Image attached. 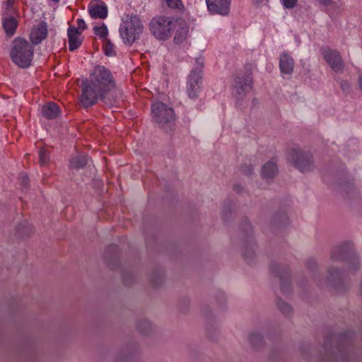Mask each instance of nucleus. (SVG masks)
I'll list each match as a JSON object with an SVG mask.
<instances>
[{
	"label": "nucleus",
	"mask_w": 362,
	"mask_h": 362,
	"mask_svg": "<svg viewBox=\"0 0 362 362\" xmlns=\"http://www.w3.org/2000/svg\"><path fill=\"white\" fill-rule=\"evenodd\" d=\"M94 74L93 79L83 81L81 83V106L90 107L100 99L108 107H113L118 103V98L112 92L115 88V81L111 72L104 66H97Z\"/></svg>",
	"instance_id": "1"
},
{
	"label": "nucleus",
	"mask_w": 362,
	"mask_h": 362,
	"mask_svg": "<svg viewBox=\"0 0 362 362\" xmlns=\"http://www.w3.org/2000/svg\"><path fill=\"white\" fill-rule=\"evenodd\" d=\"M353 335L354 333L349 331L337 334L334 333L327 334L323 345L327 357L335 360L339 356L341 360H346L344 351Z\"/></svg>",
	"instance_id": "2"
},
{
	"label": "nucleus",
	"mask_w": 362,
	"mask_h": 362,
	"mask_svg": "<svg viewBox=\"0 0 362 362\" xmlns=\"http://www.w3.org/2000/svg\"><path fill=\"white\" fill-rule=\"evenodd\" d=\"M33 54L34 47L25 39L18 37L12 41L10 58L17 66L28 68L31 65Z\"/></svg>",
	"instance_id": "3"
},
{
	"label": "nucleus",
	"mask_w": 362,
	"mask_h": 362,
	"mask_svg": "<svg viewBox=\"0 0 362 362\" xmlns=\"http://www.w3.org/2000/svg\"><path fill=\"white\" fill-rule=\"evenodd\" d=\"M240 228L243 241V257L248 264H252L256 257L255 247L257 245L252 238L253 228L247 218L243 219Z\"/></svg>",
	"instance_id": "4"
},
{
	"label": "nucleus",
	"mask_w": 362,
	"mask_h": 362,
	"mask_svg": "<svg viewBox=\"0 0 362 362\" xmlns=\"http://www.w3.org/2000/svg\"><path fill=\"white\" fill-rule=\"evenodd\" d=\"M287 160L302 173L310 172L315 167L313 154L298 148L289 150Z\"/></svg>",
	"instance_id": "5"
},
{
	"label": "nucleus",
	"mask_w": 362,
	"mask_h": 362,
	"mask_svg": "<svg viewBox=\"0 0 362 362\" xmlns=\"http://www.w3.org/2000/svg\"><path fill=\"white\" fill-rule=\"evenodd\" d=\"M151 33L158 40H165L172 35L177 26V21L169 17L158 16L153 18L150 24Z\"/></svg>",
	"instance_id": "6"
},
{
	"label": "nucleus",
	"mask_w": 362,
	"mask_h": 362,
	"mask_svg": "<svg viewBox=\"0 0 362 362\" xmlns=\"http://www.w3.org/2000/svg\"><path fill=\"white\" fill-rule=\"evenodd\" d=\"M143 25L140 18L136 16H131L129 21L124 22L119 28L120 35L124 42L128 45L138 40L143 32Z\"/></svg>",
	"instance_id": "7"
},
{
	"label": "nucleus",
	"mask_w": 362,
	"mask_h": 362,
	"mask_svg": "<svg viewBox=\"0 0 362 362\" xmlns=\"http://www.w3.org/2000/svg\"><path fill=\"white\" fill-rule=\"evenodd\" d=\"M252 66L246 64L245 73L243 76H236L234 78L233 95L237 100H242L246 94L252 89Z\"/></svg>",
	"instance_id": "8"
},
{
	"label": "nucleus",
	"mask_w": 362,
	"mask_h": 362,
	"mask_svg": "<svg viewBox=\"0 0 362 362\" xmlns=\"http://www.w3.org/2000/svg\"><path fill=\"white\" fill-rule=\"evenodd\" d=\"M151 112L156 122L163 128H165V125L170 126L175 122V117L173 109L168 107L163 103H153L151 106Z\"/></svg>",
	"instance_id": "9"
},
{
	"label": "nucleus",
	"mask_w": 362,
	"mask_h": 362,
	"mask_svg": "<svg viewBox=\"0 0 362 362\" xmlns=\"http://www.w3.org/2000/svg\"><path fill=\"white\" fill-rule=\"evenodd\" d=\"M196 61L198 66L192 70L187 85V93L189 98L192 99L198 98L202 84V72L204 62L201 58L196 59Z\"/></svg>",
	"instance_id": "10"
},
{
	"label": "nucleus",
	"mask_w": 362,
	"mask_h": 362,
	"mask_svg": "<svg viewBox=\"0 0 362 362\" xmlns=\"http://www.w3.org/2000/svg\"><path fill=\"white\" fill-rule=\"evenodd\" d=\"M349 257L355 260L357 264L356 268L358 267V257L356 253L354 243L351 241L334 247L330 252V258L334 262L347 261Z\"/></svg>",
	"instance_id": "11"
},
{
	"label": "nucleus",
	"mask_w": 362,
	"mask_h": 362,
	"mask_svg": "<svg viewBox=\"0 0 362 362\" xmlns=\"http://www.w3.org/2000/svg\"><path fill=\"white\" fill-rule=\"evenodd\" d=\"M327 281L337 292L342 293L346 291L349 286V280L341 270L330 267L327 269Z\"/></svg>",
	"instance_id": "12"
},
{
	"label": "nucleus",
	"mask_w": 362,
	"mask_h": 362,
	"mask_svg": "<svg viewBox=\"0 0 362 362\" xmlns=\"http://www.w3.org/2000/svg\"><path fill=\"white\" fill-rule=\"evenodd\" d=\"M269 269L272 274L279 278L282 293H288L291 290V271L288 266L272 262L269 266Z\"/></svg>",
	"instance_id": "13"
},
{
	"label": "nucleus",
	"mask_w": 362,
	"mask_h": 362,
	"mask_svg": "<svg viewBox=\"0 0 362 362\" xmlns=\"http://www.w3.org/2000/svg\"><path fill=\"white\" fill-rule=\"evenodd\" d=\"M324 59L329 65L332 69L337 72H342L344 64L339 53L337 50L332 49L329 47H322L320 49Z\"/></svg>",
	"instance_id": "14"
},
{
	"label": "nucleus",
	"mask_w": 362,
	"mask_h": 362,
	"mask_svg": "<svg viewBox=\"0 0 362 362\" xmlns=\"http://www.w3.org/2000/svg\"><path fill=\"white\" fill-rule=\"evenodd\" d=\"M209 11L213 14L228 15L230 0H206Z\"/></svg>",
	"instance_id": "15"
},
{
	"label": "nucleus",
	"mask_w": 362,
	"mask_h": 362,
	"mask_svg": "<svg viewBox=\"0 0 362 362\" xmlns=\"http://www.w3.org/2000/svg\"><path fill=\"white\" fill-rule=\"evenodd\" d=\"M47 25L45 21H40L35 25L30 33V40L33 45L40 44L47 37Z\"/></svg>",
	"instance_id": "16"
},
{
	"label": "nucleus",
	"mask_w": 362,
	"mask_h": 362,
	"mask_svg": "<svg viewBox=\"0 0 362 362\" xmlns=\"http://www.w3.org/2000/svg\"><path fill=\"white\" fill-rule=\"evenodd\" d=\"M119 250L117 245H110L105 250L104 258L111 269H117L119 265Z\"/></svg>",
	"instance_id": "17"
},
{
	"label": "nucleus",
	"mask_w": 362,
	"mask_h": 362,
	"mask_svg": "<svg viewBox=\"0 0 362 362\" xmlns=\"http://www.w3.org/2000/svg\"><path fill=\"white\" fill-rule=\"evenodd\" d=\"M69 49L73 52L77 49L83 42V37H81V32L76 27L70 25L67 30Z\"/></svg>",
	"instance_id": "18"
},
{
	"label": "nucleus",
	"mask_w": 362,
	"mask_h": 362,
	"mask_svg": "<svg viewBox=\"0 0 362 362\" xmlns=\"http://www.w3.org/2000/svg\"><path fill=\"white\" fill-rule=\"evenodd\" d=\"M279 67L282 74H291L294 68L293 59L288 53H283L279 58Z\"/></svg>",
	"instance_id": "19"
},
{
	"label": "nucleus",
	"mask_w": 362,
	"mask_h": 362,
	"mask_svg": "<svg viewBox=\"0 0 362 362\" xmlns=\"http://www.w3.org/2000/svg\"><path fill=\"white\" fill-rule=\"evenodd\" d=\"M59 113V107L54 102L47 103L42 107V115L47 119L57 118Z\"/></svg>",
	"instance_id": "20"
},
{
	"label": "nucleus",
	"mask_w": 362,
	"mask_h": 362,
	"mask_svg": "<svg viewBox=\"0 0 362 362\" xmlns=\"http://www.w3.org/2000/svg\"><path fill=\"white\" fill-rule=\"evenodd\" d=\"M175 35L174 37V42L175 44H180L183 42L188 35L189 28L185 21H182L180 23H177V26L175 28Z\"/></svg>",
	"instance_id": "21"
},
{
	"label": "nucleus",
	"mask_w": 362,
	"mask_h": 362,
	"mask_svg": "<svg viewBox=\"0 0 362 362\" xmlns=\"http://www.w3.org/2000/svg\"><path fill=\"white\" fill-rule=\"evenodd\" d=\"M278 172V168L274 158L262 166L261 171L262 177L266 179L274 178L277 175Z\"/></svg>",
	"instance_id": "22"
},
{
	"label": "nucleus",
	"mask_w": 362,
	"mask_h": 362,
	"mask_svg": "<svg viewBox=\"0 0 362 362\" xmlns=\"http://www.w3.org/2000/svg\"><path fill=\"white\" fill-rule=\"evenodd\" d=\"M288 223L287 214L284 211H278L274 214L271 218L270 226L272 228L286 226Z\"/></svg>",
	"instance_id": "23"
},
{
	"label": "nucleus",
	"mask_w": 362,
	"mask_h": 362,
	"mask_svg": "<svg viewBox=\"0 0 362 362\" xmlns=\"http://www.w3.org/2000/svg\"><path fill=\"white\" fill-rule=\"evenodd\" d=\"M89 14L92 18H105L107 16V8L105 5L98 4H91L88 8Z\"/></svg>",
	"instance_id": "24"
},
{
	"label": "nucleus",
	"mask_w": 362,
	"mask_h": 362,
	"mask_svg": "<svg viewBox=\"0 0 362 362\" xmlns=\"http://www.w3.org/2000/svg\"><path fill=\"white\" fill-rule=\"evenodd\" d=\"M4 30L7 36H13L18 27V21L14 17L6 18L2 22Z\"/></svg>",
	"instance_id": "25"
},
{
	"label": "nucleus",
	"mask_w": 362,
	"mask_h": 362,
	"mask_svg": "<svg viewBox=\"0 0 362 362\" xmlns=\"http://www.w3.org/2000/svg\"><path fill=\"white\" fill-rule=\"evenodd\" d=\"M33 233V226L28 222H23L16 227L15 235L18 238H25Z\"/></svg>",
	"instance_id": "26"
},
{
	"label": "nucleus",
	"mask_w": 362,
	"mask_h": 362,
	"mask_svg": "<svg viewBox=\"0 0 362 362\" xmlns=\"http://www.w3.org/2000/svg\"><path fill=\"white\" fill-rule=\"evenodd\" d=\"M88 158L86 155H78L71 158L69 160L70 168L75 170L83 168L88 163Z\"/></svg>",
	"instance_id": "27"
},
{
	"label": "nucleus",
	"mask_w": 362,
	"mask_h": 362,
	"mask_svg": "<svg viewBox=\"0 0 362 362\" xmlns=\"http://www.w3.org/2000/svg\"><path fill=\"white\" fill-rule=\"evenodd\" d=\"M136 329L144 335L151 334L153 329L151 323L146 319L140 320L136 324Z\"/></svg>",
	"instance_id": "28"
},
{
	"label": "nucleus",
	"mask_w": 362,
	"mask_h": 362,
	"mask_svg": "<svg viewBox=\"0 0 362 362\" xmlns=\"http://www.w3.org/2000/svg\"><path fill=\"white\" fill-rule=\"evenodd\" d=\"M249 341L255 349H259L264 344L263 337L259 333H251L249 336Z\"/></svg>",
	"instance_id": "29"
},
{
	"label": "nucleus",
	"mask_w": 362,
	"mask_h": 362,
	"mask_svg": "<svg viewBox=\"0 0 362 362\" xmlns=\"http://www.w3.org/2000/svg\"><path fill=\"white\" fill-rule=\"evenodd\" d=\"M164 274L161 269L152 273L150 277V282L152 286L158 287L163 282Z\"/></svg>",
	"instance_id": "30"
},
{
	"label": "nucleus",
	"mask_w": 362,
	"mask_h": 362,
	"mask_svg": "<svg viewBox=\"0 0 362 362\" xmlns=\"http://www.w3.org/2000/svg\"><path fill=\"white\" fill-rule=\"evenodd\" d=\"M339 192L344 197L352 194L355 190V187L353 182H344L340 183L338 186Z\"/></svg>",
	"instance_id": "31"
},
{
	"label": "nucleus",
	"mask_w": 362,
	"mask_h": 362,
	"mask_svg": "<svg viewBox=\"0 0 362 362\" xmlns=\"http://www.w3.org/2000/svg\"><path fill=\"white\" fill-rule=\"evenodd\" d=\"M277 307L281 313L285 315H288L291 313L292 308L288 303L284 301L282 299L279 298L276 302Z\"/></svg>",
	"instance_id": "32"
},
{
	"label": "nucleus",
	"mask_w": 362,
	"mask_h": 362,
	"mask_svg": "<svg viewBox=\"0 0 362 362\" xmlns=\"http://www.w3.org/2000/svg\"><path fill=\"white\" fill-rule=\"evenodd\" d=\"M49 162V152L45 148L39 151V163L41 166L47 165Z\"/></svg>",
	"instance_id": "33"
},
{
	"label": "nucleus",
	"mask_w": 362,
	"mask_h": 362,
	"mask_svg": "<svg viewBox=\"0 0 362 362\" xmlns=\"http://www.w3.org/2000/svg\"><path fill=\"white\" fill-rule=\"evenodd\" d=\"M123 284L127 286H132L134 282V277L132 272L123 270L122 274Z\"/></svg>",
	"instance_id": "34"
},
{
	"label": "nucleus",
	"mask_w": 362,
	"mask_h": 362,
	"mask_svg": "<svg viewBox=\"0 0 362 362\" xmlns=\"http://www.w3.org/2000/svg\"><path fill=\"white\" fill-rule=\"evenodd\" d=\"M233 202L230 200H226L222 208V218L226 221L231 214V207Z\"/></svg>",
	"instance_id": "35"
},
{
	"label": "nucleus",
	"mask_w": 362,
	"mask_h": 362,
	"mask_svg": "<svg viewBox=\"0 0 362 362\" xmlns=\"http://www.w3.org/2000/svg\"><path fill=\"white\" fill-rule=\"evenodd\" d=\"M93 30L95 35H98L100 38L105 39L107 37L108 31L104 23L101 26H95Z\"/></svg>",
	"instance_id": "36"
},
{
	"label": "nucleus",
	"mask_w": 362,
	"mask_h": 362,
	"mask_svg": "<svg viewBox=\"0 0 362 362\" xmlns=\"http://www.w3.org/2000/svg\"><path fill=\"white\" fill-rule=\"evenodd\" d=\"M105 40V45L103 46V49L105 54L106 56L110 57L115 54V52L113 49L114 45L110 42L109 39H104Z\"/></svg>",
	"instance_id": "37"
},
{
	"label": "nucleus",
	"mask_w": 362,
	"mask_h": 362,
	"mask_svg": "<svg viewBox=\"0 0 362 362\" xmlns=\"http://www.w3.org/2000/svg\"><path fill=\"white\" fill-rule=\"evenodd\" d=\"M166 3L168 7L174 9L181 11L184 6L181 2V0H166Z\"/></svg>",
	"instance_id": "38"
},
{
	"label": "nucleus",
	"mask_w": 362,
	"mask_h": 362,
	"mask_svg": "<svg viewBox=\"0 0 362 362\" xmlns=\"http://www.w3.org/2000/svg\"><path fill=\"white\" fill-rule=\"evenodd\" d=\"M340 87L344 93L347 94V93H350L351 87V84L347 81H344V80L341 81Z\"/></svg>",
	"instance_id": "39"
},
{
	"label": "nucleus",
	"mask_w": 362,
	"mask_h": 362,
	"mask_svg": "<svg viewBox=\"0 0 362 362\" xmlns=\"http://www.w3.org/2000/svg\"><path fill=\"white\" fill-rule=\"evenodd\" d=\"M240 170L243 174L250 175L253 173V168L251 165L245 164L241 166Z\"/></svg>",
	"instance_id": "40"
},
{
	"label": "nucleus",
	"mask_w": 362,
	"mask_h": 362,
	"mask_svg": "<svg viewBox=\"0 0 362 362\" xmlns=\"http://www.w3.org/2000/svg\"><path fill=\"white\" fill-rule=\"evenodd\" d=\"M350 259L351 258L349 257L346 261L349 262V269L354 270V272L358 271L360 269V266H361L360 261L358 260V267L356 268V267H357L356 262L355 260H354L353 259Z\"/></svg>",
	"instance_id": "41"
},
{
	"label": "nucleus",
	"mask_w": 362,
	"mask_h": 362,
	"mask_svg": "<svg viewBox=\"0 0 362 362\" xmlns=\"http://www.w3.org/2000/svg\"><path fill=\"white\" fill-rule=\"evenodd\" d=\"M284 6L287 8H293L296 4L297 0H282Z\"/></svg>",
	"instance_id": "42"
},
{
	"label": "nucleus",
	"mask_w": 362,
	"mask_h": 362,
	"mask_svg": "<svg viewBox=\"0 0 362 362\" xmlns=\"http://www.w3.org/2000/svg\"><path fill=\"white\" fill-rule=\"evenodd\" d=\"M306 267L310 270L315 269L317 267V262L314 259H309L306 262Z\"/></svg>",
	"instance_id": "43"
},
{
	"label": "nucleus",
	"mask_w": 362,
	"mask_h": 362,
	"mask_svg": "<svg viewBox=\"0 0 362 362\" xmlns=\"http://www.w3.org/2000/svg\"><path fill=\"white\" fill-rule=\"evenodd\" d=\"M30 180L28 177L26 175H21V185L25 187L28 188L29 186Z\"/></svg>",
	"instance_id": "44"
},
{
	"label": "nucleus",
	"mask_w": 362,
	"mask_h": 362,
	"mask_svg": "<svg viewBox=\"0 0 362 362\" xmlns=\"http://www.w3.org/2000/svg\"><path fill=\"white\" fill-rule=\"evenodd\" d=\"M77 25H78V30L79 29H81L82 30H84L87 28V26H86V24L85 23V21L83 20V19H78L77 20Z\"/></svg>",
	"instance_id": "45"
},
{
	"label": "nucleus",
	"mask_w": 362,
	"mask_h": 362,
	"mask_svg": "<svg viewBox=\"0 0 362 362\" xmlns=\"http://www.w3.org/2000/svg\"><path fill=\"white\" fill-rule=\"evenodd\" d=\"M233 190L235 191L238 194H241L244 192L245 189L243 187L239 185H235L233 186Z\"/></svg>",
	"instance_id": "46"
},
{
	"label": "nucleus",
	"mask_w": 362,
	"mask_h": 362,
	"mask_svg": "<svg viewBox=\"0 0 362 362\" xmlns=\"http://www.w3.org/2000/svg\"><path fill=\"white\" fill-rule=\"evenodd\" d=\"M320 3L325 6H329L332 4V0H318Z\"/></svg>",
	"instance_id": "47"
},
{
	"label": "nucleus",
	"mask_w": 362,
	"mask_h": 362,
	"mask_svg": "<svg viewBox=\"0 0 362 362\" xmlns=\"http://www.w3.org/2000/svg\"><path fill=\"white\" fill-rule=\"evenodd\" d=\"M183 305L185 308H187V305H189V300L187 298H185L182 300Z\"/></svg>",
	"instance_id": "48"
},
{
	"label": "nucleus",
	"mask_w": 362,
	"mask_h": 362,
	"mask_svg": "<svg viewBox=\"0 0 362 362\" xmlns=\"http://www.w3.org/2000/svg\"><path fill=\"white\" fill-rule=\"evenodd\" d=\"M263 1L264 0H252L253 3L257 6H259L260 4H262Z\"/></svg>",
	"instance_id": "49"
},
{
	"label": "nucleus",
	"mask_w": 362,
	"mask_h": 362,
	"mask_svg": "<svg viewBox=\"0 0 362 362\" xmlns=\"http://www.w3.org/2000/svg\"><path fill=\"white\" fill-rule=\"evenodd\" d=\"M16 0H7L6 4L8 6H12Z\"/></svg>",
	"instance_id": "50"
},
{
	"label": "nucleus",
	"mask_w": 362,
	"mask_h": 362,
	"mask_svg": "<svg viewBox=\"0 0 362 362\" xmlns=\"http://www.w3.org/2000/svg\"><path fill=\"white\" fill-rule=\"evenodd\" d=\"M361 293L362 295V280H361Z\"/></svg>",
	"instance_id": "51"
},
{
	"label": "nucleus",
	"mask_w": 362,
	"mask_h": 362,
	"mask_svg": "<svg viewBox=\"0 0 362 362\" xmlns=\"http://www.w3.org/2000/svg\"><path fill=\"white\" fill-rule=\"evenodd\" d=\"M55 3H58L59 1V0H52Z\"/></svg>",
	"instance_id": "52"
},
{
	"label": "nucleus",
	"mask_w": 362,
	"mask_h": 362,
	"mask_svg": "<svg viewBox=\"0 0 362 362\" xmlns=\"http://www.w3.org/2000/svg\"><path fill=\"white\" fill-rule=\"evenodd\" d=\"M270 362H273V361L271 360V361H270Z\"/></svg>",
	"instance_id": "53"
}]
</instances>
